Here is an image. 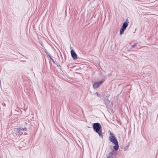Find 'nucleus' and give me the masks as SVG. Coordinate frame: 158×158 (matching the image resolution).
I'll list each match as a JSON object with an SVG mask.
<instances>
[{
	"instance_id": "f257e3e1",
	"label": "nucleus",
	"mask_w": 158,
	"mask_h": 158,
	"mask_svg": "<svg viewBox=\"0 0 158 158\" xmlns=\"http://www.w3.org/2000/svg\"><path fill=\"white\" fill-rule=\"evenodd\" d=\"M110 135L109 140L111 142L115 144V145L113 146V148L115 150H117L119 147L117 140L114 135L111 132H110Z\"/></svg>"
},
{
	"instance_id": "f03ea898",
	"label": "nucleus",
	"mask_w": 158,
	"mask_h": 158,
	"mask_svg": "<svg viewBox=\"0 0 158 158\" xmlns=\"http://www.w3.org/2000/svg\"><path fill=\"white\" fill-rule=\"evenodd\" d=\"M93 128L94 130L97 132L100 137L102 138V133L101 130V126L100 124L98 123H95L93 125Z\"/></svg>"
},
{
	"instance_id": "7ed1b4c3",
	"label": "nucleus",
	"mask_w": 158,
	"mask_h": 158,
	"mask_svg": "<svg viewBox=\"0 0 158 158\" xmlns=\"http://www.w3.org/2000/svg\"><path fill=\"white\" fill-rule=\"evenodd\" d=\"M27 130V128L25 127L24 128H16L15 129V134L17 135L18 134L22 135L23 134L22 131H26Z\"/></svg>"
},
{
	"instance_id": "20e7f679",
	"label": "nucleus",
	"mask_w": 158,
	"mask_h": 158,
	"mask_svg": "<svg viewBox=\"0 0 158 158\" xmlns=\"http://www.w3.org/2000/svg\"><path fill=\"white\" fill-rule=\"evenodd\" d=\"M104 81V80H102L100 82H96L93 84V87L94 89L98 88Z\"/></svg>"
},
{
	"instance_id": "39448f33",
	"label": "nucleus",
	"mask_w": 158,
	"mask_h": 158,
	"mask_svg": "<svg viewBox=\"0 0 158 158\" xmlns=\"http://www.w3.org/2000/svg\"><path fill=\"white\" fill-rule=\"evenodd\" d=\"M71 55L73 59L75 60L77 59V55L76 53L73 50L71 51Z\"/></svg>"
},
{
	"instance_id": "423d86ee",
	"label": "nucleus",
	"mask_w": 158,
	"mask_h": 158,
	"mask_svg": "<svg viewBox=\"0 0 158 158\" xmlns=\"http://www.w3.org/2000/svg\"><path fill=\"white\" fill-rule=\"evenodd\" d=\"M114 153L115 152L114 151L108 153L106 158H113V156Z\"/></svg>"
},
{
	"instance_id": "0eeeda50",
	"label": "nucleus",
	"mask_w": 158,
	"mask_h": 158,
	"mask_svg": "<svg viewBox=\"0 0 158 158\" xmlns=\"http://www.w3.org/2000/svg\"><path fill=\"white\" fill-rule=\"evenodd\" d=\"M128 26V23L127 22H125L123 23L122 26V28L125 29Z\"/></svg>"
},
{
	"instance_id": "6e6552de",
	"label": "nucleus",
	"mask_w": 158,
	"mask_h": 158,
	"mask_svg": "<svg viewBox=\"0 0 158 158\" xmlns=\"http://www.w3.org/2000/svg\"><path fill=\"white\" fill-rule=\"evenodd\" d=\"M125 30V29L123 28H121L120 30V35H122L123 33Z\"/></svg>"
},
{
	"instance_id": "1a4fd4ad",
	"label": "nucleus",
	"mask_w": 158,
	"mask_h": 158,
	"mask_svg": "<svg viewBox=\"0 0 158 158\" xmlns=\"http://www.w3.org/2000/svg\"><path fill=\"white\" fill-rule=\"evenodd\" d=\"M95 94H96L98 97H100V94L96 92Z\"/></svg>"
},
{
	"instance_id": "9d476101",
	"label": "nucleus",
	"mask_w": 158,
	"mask_h": 158,
	"mask_svg": "<svg viewBox=\"0 0 158 158\" xmlns=\"http://www.w3.org/2000/svg\"><path fill=\"white\" fill-rule=\"evenodd\" d=\"M136 45V44H135L134 45H132L131 46V47L132 48H134V47Z\"/></svg>"
},
{
	"instance_id": "9b49d317",
	"label": "nucleus",
	"mask_w": 158,
	"mask_h": 158,
	"mask_svg": "<svg viewBox=\"0 0 158 158\" xmlns=\"http://www.w3.org/2000/svg\"><path fill=\"white\" fill-rule=\"evenodd\" d=\"M52 61L54 63H55L54 61V60L52 58Z\"/></svg>"
},
{
	"instance_id": "f8f14e48",
	"label": "nucleus",
	"mask_w": 158,
	"mask_h": 158,
	"mask_svg": "<svg viewBox=\"0 0 158 158\" xmlns=\"http://www.w3.org/2000/svg\"><path fill=\"white\" fill-rule=\"evenodd\" d=\"M4 106H6V104H5L4 105Z\"/></svg>"
}]
</instances>
